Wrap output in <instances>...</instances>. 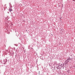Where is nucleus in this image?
I'll return each mask as SVG.
<instances>
[{"label": "nucleus", "instance_id": "20e7f679", "mask_svg": "<svg viewBox=\"0 0 75 75\" xmlns=\"http://www.w3.org/2000/svg\"><path fill=\"white\" fill-rule=\"evenodd\" d=\"M60 67H63V69H64V65H63L62 64H61Z\"/></svg>", "mask_w": 75, "mask_h": 75}, {"label": "nucleus", "instance_id": "423d86ee", "mask_svg": "<svg viewBox=\"0 0 75 75\" xmlns=\"http://www.w3.org/2000/svg\"><path fill=\"white\" fill-rule=\"evenodd\" d=\"M63 63V64L62 65H63V66H64V65H65V63Z\"/></svg>", "mask_w": 75, "mask_h": 75}, {"label": "nucleus", "instance_id": "f257e3e1", "mask_svg": "<svg viewBox=\"0 0 75 75\" xmlns=\"http://www.w3.org/2000/svg\"><path fill=\"white\" fill-rule=\"evenodd\" d=\"M54 63L53 65H54L55 66L54 67V69L55 70V68L56 67V68L57 69H60L61 68V66L60 65H58V64H57L56 63H57L56 62H54Z\"/></svg>", "mask_w": 75, "mask_h": 75}, {"label": "nucleus", "instance_id": "7ed1b4c3", "mask_svg": "<svg viewBox=\"0 0 75 75\" xmlns=\"http://www.w3.org/2000/svg\"><path fill=\"white\" fill-rule=\"evenodd\" d=\"M12 6H11L10 8H9V9H8V11L9 12H11V11H13V9H12Z\"/></svg>", "mask_w": 75, "mask_h": 75}, {"label": "nucleus", "instance_id": "4468645a", "mask_svg": "<svg viewBox=\"0 0 75 75\" xmlns=\"http://www.w3.org/2000/svg\"><path fill=\"white\" fill-rule=\"evenodd\" d=\"M4 64H5V63H4Z\"/></svg>", "mask_w": 75, "mask_h": 75}, {"label": "nucleus", "instance_id": "ddd939ff", "mask_svg": "<svg viewBox=\"0 0 75 75\" xmlns=\"http://www.w3.org/2000/svg\"><path fill=\"white\" fill-rule=\"evenodd\" d=\"M5 6H6V4H5Z\"/></svg>", "mask_w": 75, "mask_h": 75}, {"label": "nucleus", "instance_id": "1a4fd4ad", "mask_svg": "<svg viewBox=\"0 0 75 75\" xmlns=\"http://www.w3.org/2000/svg\"><path fill=\"white\" fill-rule=\"evenodd\" d=\"M74 1H75V0H73Z\"/></svg>", "mask_w": 75, "mask_h": 75}, {"label": "nucleus", "instance_id": "9b49d317", "mask_svg": "<svg viewBox=\"0 0 75 75\" xmlns=\"http://www.w3.org/2000/svg\"><path fill=\"white\" fill-rule=\"evenodd\" d=\"M6 62H7V60H6Z\"/></svg>", "mask_w": 75, "mask_h": 75}, {"label": "nucleus", "instance_id": "f03ea898", "mask_svg": "<svg viewBox=\"0 0 75 75\" xmlns=\"http://www.w3.org/2000/svg\"><path fill=\"white\" fill-rule=\"evenodd\" d=\"M70 60H71V59H70V57H69L67 59V60H66L64 62L65 65H66L67 64H68V62H69V61H70Z\"/></svg>", "mask_w": 75, "mask_h": 75}, {"label": "nucleus", "instance_id": "6e6552de", "mask_svg": "<svg viewBox=\"0 0 75 75\" xmlns=\"http://www.w3.org/2000/svg\"><path fill=\"white\" fill-rule=\"evenodd\" d=\"M6 18V19H7V17Z\"/></svg>", "mask_w": 75, "mask_h": 75}, {"label": "nucleus", "instance_id": "39448f33", "mask_svg": "<svg viewBox=\"0 0 75 75\" xmlns=\"http://www.w3.org/2000/svg\"><path fill=\"white\" fill-rule=\"evenodd\" d=\"M67 72H68V73H69V70H68L67 71Z\"/></svg>", "mask_w": 75, "mask_h": 75}, {"label": "nucleus", "instance_id": "f8f14e48", "mask_svg": "<svg viewBox=\"0 0 75 75\" xmlns=\"http://www.w3.org/2000/svg\"><path fill=\"white\" fill-rule=\"evenodd\" d=\"M11 4V3H9V4Z\"/></svg>", "mask_w": 75, "mask_h": 75}, {"label": "nucleus", "instance_id": "9d476101", "mask_svg": "<svg viewBox=\"0 0 75 75\" xmlns=\"http://www.w3.org/2000/svg\"><path fill=\"white\" fill-rule=\"evenodd\" d=\"M11 6V5H10V6Z\"/></svg>", "mask_w": 75, "mask_h": 75}, {"label": "nucleus", "instance_id": "0eeeda50", "mask_svg": "<svg viewBox=\"0 0 75 75\" xmlns=\"http://www.w3.org/2000/svg\"><path fill=\"white\" fill-rule=\"evenodd\" d=\"M19 6H22V5L21 4H20Z\"/></svg>", "mask_w": 75, "mask_h": 75}]
</instances>
